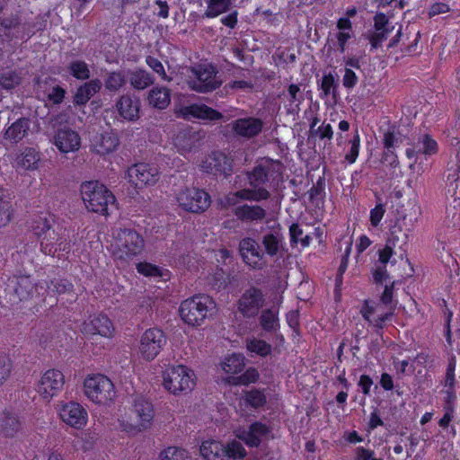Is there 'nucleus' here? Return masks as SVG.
Segmentation results:
<instances>
[{"instance_id": "obj_47", "label": "nucleus", "mask_w": 460, "mask_h": 460, "mask_svg": "<svg viewBox=\"0 0 460 460\" xmlns=\"http://www.w3.org/2000/svg\"><path fill=\"white\" fill-rule=\"evenodd\" d=\"M416 148H418V152L420 154L432 155L437 154L438 145L434 138L426 134L419 139Z\"/></svg>"}, {"instance_id": "obj_24", "label": "nucleus", "mask_w": 460, "mask_h": 460, "mask_svg": "<svg viewBox=\"0 0 460 460\" xmlns=\"http://www.w3.org/2000/svg\"><path fill=\"white\" fill-rule=\"evenodd\" d=\"M119 137L112 130L96 134L91 140L93 149L99 155H107L116 150Z\"/></svg>"}, {"instance_id": "obj_1", "label": "nucleus", "mask_w": 460, "mask_h": 460, "mask_svg": "<svg viewBox=\"0 0 460 460\" xmlns=\"http://www.w3.org/2000/svg\"><path fill=\"white\" fill-rule=\"evenodd\" d=\"M247 179L251 188L229 193L225 198L226 206L234 205L238 199L256 202L268 199L282 181V165L278 161L263 158L247 172Z\"/></svg>"}, {"instance_id": "obj_29", "label": "nucleus", "mask_w": 460, "mask_h": 460, "mask_svg": "<svg viewBox=\"0 0 460 460\" xmlns=\"http://www.w3.org/2000/svg\"><path fill=\"white\" fill-rule=\"evenodd\" d=\"M136 269L140 275L158 281H166L171 278L170 270L147 261L138 262Z\"/></svg>"}, {"instance_id": "obj_35", "label": "nucleus", "mask_w": 460, "mask_h": 460, "mask_svg": "<svg viewBox=\"0 0 460 460\" xmlns=\"http://www.w3.org/2000/svg\"><path fill=\"white\" fill-rule=\"evenodd\" d=\"M28 130L29 121L26 119H20L5 129L4 137L12 143H18L26 136Z\"/></svg>"}, {"instance_id": "obj_40", "label": "nucleus", "mask_w": 460, "mask_h": 460, "mask_svg": "<svg viewBox=\"0 0 460 460\" xmlns=\"http://www.w3.org/2000/svg\"><path fill=\"white\" fill-rule=\"evenodd\" d=\"M131 85L137 89L143 90L153 84L154 78L144 69H136L128 73Z\"/></svg>"}, {"instance_id": "obj_50", "label": "nucleus", "mask_w": 460, "mask_h": 460, "mask_svg": "<svg viewBox=\"0 0 460 460\" xmlns=\"http://www.w3.org/2000/svg\"><path fill=\"white\" fill-rule=\"evenodd\" d=\"M13 370V362L5 354H0V386L10 377Z\"/></svg>"}, {"instance_id": "obj_54", "label": "nucleus", "mask_w": 460, "mask_h": 460, "mask_svg": "<svg viewBox=\"0 0 460 460\" xmlns=\"http://www.w3.org/2000/svg\"><path fill=\"white\" fill-rule=\"evenodd\" d=\"M350 148L349 151L345 155V160L349 164H352L356 162L358 154H359V147H360V138L358 134L355 135L353 138L349 141Z\"/></svg>"}, {"instance_id": "obj_46", "label": "nucleus", "mask_w": 460, "mask_h": 460, "mask_svg": "<svg viewBox=\"0 0 460 460\" xmlns=\"http://www.w3.org/2000/svg\"><path fill=\"white\" fill-rule=\"evenodd\" d=\"M127 82L124 71L111 72L105 80V87L109 91L116 92L122 88Z\"/></svg>"}, {"instance_id": "obj_39", "label": "nucleus", "mask_w": 460, "mask_h": 460, "mask_svg": "<svg viewBox=\"0 0 460 460\" xmlns=\"http://www.w3.org/2000/svg\"><path fill=\"white\" fill-rule=\"evenodd\" d=\"M40 161V153L34 148H26L20 156L17 157V165L24 170H35L38 168Z\"/></svg>"}, {"instance_id": "obj_5", "label": "nucleus", "mask_w": 460, "mask_h": 460, "mask_svg": "<svg viewBox=\"0 0 460 460\" xmlns=\"http://www.w3.org/2000/svg\"><path fill=\"white\" fill-rule=\"evenodd\" d=\"M163 385L174 395L187 394L196 385V376L193 370L186 366H170L163 372Z\"/></svg>"}, {"instance_id": "obj_6", "label": "nucleus", "mask_w": 460, "mask_h": 460, "mask_svg": "<svg viewBox=\"0 0 460 460\" xmlns=\"http://www.w3.org/2000/svg\"><path fill=\"white\" fill-rule=\"evenodd\" d=\"M190 75L187 84L191 90L199 93H208L216 90L222 84L217 76L216 67L210 63H199L190 67Z\"/></svg>"}, {"instance_id": "obj_63", "label": "nucleus", "mask_w": 460, "mask_h": 460, "mask_svg": "<svg viewBox=\"0 0 460 460\" xmlns=\"http://www.w3.org/2000/svg\"><path fill=\"white\" fill-rule=\"evenodd\" d=\"M65 93L66 92L62 87L55 86L48 95L49 101L52 102L54 104H58L63 102Z\"/></svg>"}, {"instance_id": "obj_14", "label": "nucleus", "mask_w": 460, "mask_h": 460, "mask_svg": "<svg viewBox=\"0 0 460 460\" xmlns=\"http://www.w3.org/2000/svg\"><path fill=\"white\" fill-rule=\"evenodd\" d=\"M166 343L163 331L151 328L141 336L138 353L142 358L151 361L155 358Z\"/></svg>"}, {"instance_id": "obj_25", "label": "nucleus", "mask_w": 460, "mask_h": 460, "mask_svg": "<svg viewBox=\"0 0 460 460\" xmlns=\"http://www.w3.org/2000/svg\"><path fill=\"white\" fill-rule=\"evenodd\" d=\"M261 243L264 247V253L274 257L283 249L284 237L279 226L271 227L262 235Z\"/></svg>"}, {"instance_id": "obj_26", "label": "nucleus", "mask_w": 460, "mask_h": 460, "mask_svg": "<svg viewBox=\"0 0 460 460\" xmlns=\"http://www.w3.org/2000/svg\"><path fill=\"white\" fill-rule=\"evenodd\" d=\"M374 22V31L371 33L369 40L373 48H378L394 29V26L392 25L388 17L382 13L376 14Z\"/></svg>"}, {"instance_id": "obj_31", "label": "nucleus", "mask_w": 460, "mask_h": 460, "mask_svg": "<svg viewBox=\"0 0 460 460\" xmlns=\"http://www.w3.org/2000/svg\"><path fill=\"white\" fill-rule=\"evenodd\" d=\"M119 115L128 120H135L139 114V102L128 95H123L116 103Z\"/></svg>"}, {"instance_id": "obj_23", "label": "nucleus", "mask_w": 460, "mask_h": 460, "mask_svg": "<svg viewBox=\"0 0 460 460\" xmlns=\"http://www.w3.org/2000/svg\"><path fill=\"white\" fill-rule=\"evenodd\" d=\"M200 167L207 172L228 174L231 162L224 153L217 151L206 157Z\"/></svg>"}, {"instance_id": "obj_11", "label": "nucleus", "mask_w": 460, "mask_h": 460, "mask_svg": "<svg viewBox=\"0 0 460 460\" xmlns=\"http://www.w3.org/2000/svg\"><path fill=\"white\" fill-rule=\"evenodd\" d=\"M60 420L75 429H83L88 421V412L77 402H59L56 406Z\"/></svg>"}, {"instance_id": "obj_57", "label": "nucleus", "mask_w": 460, "mask_h": 460, "mask_svg": "<svg viewBox=\"0 0 460 460\" xmlns=\"http://www.w3.org/2000/svg\"><path fill=\"white\" fill-rule=\"evenodd\" d=\"M353 460H384L383 458L376 457L373 450L364 447H358L355 449Z\"/></svg>"}, {"instance_id": "obj_32", "label": "nucleus", "mask_w": 460, "mask_h": 460, "mask_svg": "<svg viewBox=\"0 0 460 460\" xmlns=\"http://www.w3.org/2000/svg\"><path fill=\"white\" fill-rule=\"evenodd\" d=\"M381 309V305L376 304L373 301L365 300L364 305L360 310V313L364 319L372 323L375 326L382 328L383 323L388 320V318L392 315V313H385L379 314L376 318L371 319V316L376 313L379 312Z\"/></svg>"}, {"instance_id": "obj_45", "label": "nucleus", "mask_w": 460, "mask_h": 460, "mask_svg": "<svg viewBox=\"0 0 460 460\" xmlns=\"http://www.w3.org/2000/svg\"><path fill=\"white\" fill-rule=\"evenodd\" d=\"M21 82V75L16 70L2 69L0 71V86L4 89H13Z\"/></svg>"}, {"instance_id": "obj_56", "label": "nucleus", "mask_w": 460, "mask_h": 460, "mask_svg": "<svg viewBox=\"0 0 460 460\" xmlns=\"http://www.w3.org/2000/svg\"><path fill=\"white\" fill-rule=\"evenodd\" d=\"M4 190L0 189V227L6 226L11 219L10 205L2 200Z\"/></svg>"}, {"instance_id": "obj_3", "label": "nucleus", "mask_w": 460, "mask_h": 460, "mask_svg": "<svg viewBox=\"0 0 460 460\" xmlns=\"http://www.w3.org/2000/svg\"><path fill=\"white\" fill-rule=\"evenodd\" d=\"M80 191L84 204L89 211L108 216L118 208L113 193L97 181L83 182Z\"/></svg>"}, {"instance_id": "obj_13", "label": "nucleus", "mask_w": 460, "mask_h": 460, "mask_svg": "<svg viewBox=\"0 0 460 460\" xmlns=\"http://www.w3.org/2000/svg\"><path fill=\"white\" fill-rule=\"evenodd\" d=\"M159 169L155 164L137 163L127 170L126 177L135 188H144L155 184L159 180Z\"/></svg>"}, {"instance_id": "obj_21", "label": "nucleus", "mask_w": 460, "mask_h": 460, "mask_svg": "<svg viewBox=\"0 0 460 460\" xmlns=\"http://www.w3.org/2000/svg\"><path fill=\"white\" fill-rule=\"evenodd\" d=\"M264 123L261 119L247 117L234 120L232 123V130L240 137L252 138L261 132Z\"/></svg>"}, {"instance_id": "obj_37", "label": "nucleus", "mask_w": 460, "mask_h": 460, "mask_svg": "<svg viewBox=\"0 0 460 460\" xmlns=\"http://www.w3.org/2000/svg\"><path fill=\"white\" fill-rule=\"evenodd\" d=\"M338 32L336 39L341 49V52L345 51V47L348 41L353 38L354 33L352 30V24L349 18H340L336 25Z\"/></svg>"}, {"instance_id": "obj_17", "label": "nucleus", "mask_w": 460, "mask_h": 460, "mask_svg": "<svg viewBox=\"0 0 460 460\" xmlns=\"http://www.w3.org/2000/svg\"><path fill=\"white\" fill-rule=\"evenodd\" d=\"M81 332L84 335H101L105 338H111L114 333V327L111 321L103 314H94L84 321Z\"/></svg>"}, {"instance_id": "obj_16", "label": "nucleus", "mask_w": 460, "mask_h": 460, "mask_svg": "<svg viewBox=\"0 0 460 460\" xmlns=\"http://www.w3.org/2000/svg\"><path fill=\"white\" fill-rule=\"evenodd\" d=\"M240 254L245 264L253 269H261L266 264L265 253L258 242L245 237L239 243Z\"/></svg>"}, {"instance_id": "obj_36", "label": "nucleus", "mask_w": 460, "mask_h": 460, "mask_svg": "<svg viewBox=\"0 0 460 460\" xmlns=\"http://www.w3.org/2000/svg\"><path fill=\"white\" fill-rule=\"evenodd\" d=\"M149 103L157 109L164 110L171 102V93L168 88L156 86L150 90L148 94Z\"/></svg>"}, {"instance_id": "obj_55", "label": "nucleus", "mask_w": 460, "mask_h": 460, "mask_svg": "<svg viewBox=\"0 0 460 460\" xmlns=\"http://www.w3.org/2000/svg\"><path fill=\"white\" fill-rule=\"evenodd\" d=\"M259 378V373L258 371L253 368H248L243 375L237 376L235 378V382H234V385H247L249 384L255 383Z\"/></svg>"}, {"instance_id": "obj_30", "label": "nucleus", "mask_w": 460, "mask_h": 460, "mask_svg": "<svg viewBox=\"0 0 460 460\" xmlns=\"http://www.w3.org/2000/svg\"><path fill=\"white\" fill-rule=\"evenodd\" d=\"M200 454L205 460H226V445L216 440H207L200 446Z\"/></svg>"}, {"instance_id": "obj_44", "label": "nucleus", "mask_w": 460, "mask_h": 460, "mask_svg": "<svg viewBox=\"0 0 460 460\" xmlns=\"http://www.w3.org/2000/svg\"><path fill=\"white\" fill-rule=\"evenodd\" d=\"M207 9L205 15L208 18H215L226 12L231 4V0H205Z\"/></svg>"}, {"instance_id": "obj_12", "label": "nucleus", "mask_w": 460, "mask_h": 460, "mask_svg": "<svg viewBox=\"0 0 460 460\" xmlns=\"http://www.w3.org/2000/svg\"><path fill=\"white\" fill-rule=\"evenodd\" d=\"M65 385V376L58 369H49L45 371L39 379L36 391L40 398L49 402L58 395Z\"/></svg>"}, {"instance_id": "obj_22", "label": "nucleus", "mask_w": 460, "mask_h": 460, "mask_svg": "<svg viewBox=\"0 0 460 460\" xmlns=\"http://www.w3.org/2000/svg\"><path fill=\"white\" fill-rule=\"evenodd\" d=\"M54 145L60 153L75 152L81 146V137L75 130L69 128L59 129L54 136Z\"/></svg>"}, {"instance_id": "obj_51", "label": "nucleus", "mask_w": 460, "mask_h": 460, "mask_svg": "<svg viewBox=\"0 0 460 460\" xmlns=\"http://www.w3.org/2000/svg\"><path fill=\"white\" fill-rule=\"evenodd\" d=\"M385 207L382 203H377L375 208L370 209L369 221L372 228H376L381 225V222L385 214Z\"/></svg>"}, {"instance_id": "obj_43", "label": "nucleus", "mask_w": 460, "mask_h": 460, "mask_svg": "<svg viewBox=\"0 0 460 460\" xmlns=\"http://www.w3.org/2000/svg\"><path fill=\"white\" fill-rule=\"evenodd\" d=\"M287 98L288 104L287 105V111L288 113H297L299 111V105L303 101V96L300 93V87L297 84H290L288 89Z\"/></svg>"}, {"instance_id": "obj_9", "label": "nucleus", "mask_w": 460, "mask_h": 460, "mask_svg": "<svg viewBox=\"0 0 460 460\" xmlns=\"http://www.w3.org/2000/svg\"><path fill=\"white\" fill-rule=\"evenodd\" d=\"M128 428L122 422L124 429L129 432H139L148 428L154 418V408L151 402L141 396L134 399L128 413Z\"/></svg>"}, {"instance_id": "obj_8", "label": "nucleus", "mask_w": 460, "mask_h": 460, "mask_svg": "<svg viewBox=\"0 0 460 460\" xmlns=\"http://www.w3.org/2000/svg\"><path fill=\"white\" fill-rule=\"evenodd\" d=\"M144 246V239L138 233L131 229H119L114 233V243H111V249L114 255L123 258L140 254Z\"/></svg>"}, {"instance_id": "obj_7", "label": "nucleus", "mask_w": 460, "mask_h": 460, "mask_svg": "<svg viewBox=\"0 0 460 460\" xmlns=\"http://www.w3.org/2000/svg\"><path fill=\"white\" fill-rule=\"evenodd\" d=\"M213 308L214 302L208 296H194L181 304L180 315L185 323L199 326Z\"/></svg>"}, {"instance_id": "obj_34", "label": "nucleus", "mask_w": 460, "mask_h": 460, "mask_svg": "<svg viewBox=\"0 0 460 460\" xmlns=\"http://www.w3.org/2000/svg\"><path fill=\"white\" fill-rule=\"evenodd\" d=\"M21 429V422L12 412H4L0 417V433L6 438H13Z\"/></svg>"}, {"instance_id": "obj_4", "label": "nucleus", "mask_w": 460, "mask_h": 460, "mask_svg": "<svg viewBox=\"0 0 460 460\" xmlns=\"http://www.w3.org/2000/svg\"><path fill=\"white\" fill-rule=\"evenodd\" d=\"M84 394L92 402L109 405L116 397L112 381L102 374L87 375L83 383Z\"/></svg>"}, {"instance_id": "obj_41", "label": "nucleus", "mask_w": 460, "mask_h": 460, "mask_svg": "<svg viewBox=\"0 0 460 460\" xmlns=\"http://www.w3.org/2000/svg\"><path fill=\"white\" fill-rule=\"evenodd\" d=\"M248 352L252 355L267 357L271 353V345L258 338H248L245 341Z\"/></svg>"}, {"instance_id": "obj_60", "label": "nucleus", "mask_w": 460, "mask_h": 460, "mask_svg": "<svg viewBox=\"0 0 460 460\" xmlns=\"http://www.w3.org/2000/svg\"><path fill=\"white\" fill-rule=\"evenodd\" d=\"M372 277L376 284L382 285L388 279L386 266L376 263L372 271Z\"/></svg>"}, {"instance_id": "obj_52", "label": "nucleus", "mask_w": 460, "mask_h": 460, "mask_svg": "<svg viewBox=\"0 0 460 460\" xmlns=\"http://www.w3.org/2000/svg\"><path fill=\"white\" fill-rule=\"evenodd\" d=\"M226 451L227 452L226 459L242 458L246 455V451L243 445L235 440L226 445Z\"/></svg>"}, {"instance_id": "obj_28", "label": "nucleus", "mask_w": 460, "mask_h": 460, "mask_svg": "<svg viewBox=\"0 0 460 460\" xmlns=\"http://www.w3.org/2000/svg\"><path fill=\"white\" fill-rule=\"evenodd\" d=\"M234 215L243 222L252 223L263 219L266 216V211L257 205L243 204L234 208Z\"/></svg>"}, {"instance_id": "obj_15", "label": "nucleus", "mask_w": 460, "mask_h": 460, "mask_svg": "<svg viewBox=\"0 0 460 460\" xmlns=\"http://www.w3.org/2000/svg\"><path fill=\"white\" fill-rule=\"evenodd\" d=\"M174 114L177 118L185 120L213 121L219 120L223 117L217 111L202 103L190 105L176 104L174 106Z\"/></svg>"}, {"instance_id": "obj_42", "label": "nucleus", "mask_w": 460, "mask_h": 460, "mask_svg": "<svg viewBox=\"0 0 460 460\" xmlns=\"http://www.w3.org/2000/svg\"><path fill=\"white\" fill-rule=\"evenodd\" d=\"M244 366V358L239 354H232L226 357L221 364L222 369L228 375L241 373Z\"/></svg>"}, {"instance_id": "obj_53", "label": "nucleus", "mask_w": 460, "mask_h": 460, "mask_svg": "<svg viewBox=\"0 0 460 460\" xmlns=\"http://www.w3.org/2000/svg\"><path fill=\"white\" fill-rule=\"evenodd\" d=\"M146 65L156 73L161 79L164 81H170L171 79L167 76L164 65L157 58L148 56L146 58Z\"/></svg>"}, {"instance_id": "obj_10", "label": "nucleus", "mask_w": 460, "mask_h": 460, "mask_svg": "<svg viewBox=\"0 0 460 460\" xmlns=\"http://www.w3.org/2000/svg\"><path fill=\"white\" fill-rule=\"evenodd\" d=\"M178 205L186 211L200 213L210 206V196L203 190L186 187L176 194Z\"/></svg>"}, {"instance_id": "obj_61", "label": "nucleus", "mask_w": 460, "mask_h": 460, "mask_svg": "<svg viewBox=\"0 0 460 460\" xmlns=\"http://www.w3.org/2000/svg\"><path fill=\"white\" fill-rule=\"evenodd\" d=\"M381 162L392 167H396L398 165V160L394 148H385Z\"/></svg>"}, {"instance_id": "obj_20", "label": "nucleus", "mask_w": 460, "mask_h": 460, "mask_svg": "<svg viewBox=\"0 0 460 460\" xmlns=\"http://www.w3.org/2000/svg\"><path fill=\"white\" fill-rule=\"evenodd\" d=\"M199 135L189 128H181L172 137V145L183 156H188L199 146Z\"/></svg>"}, {"instance_id": "obj_19", "label": "nucleus", "mask_w": 460, "mask_h": 460, "mask_svg": "<svg viewBox=\"0 0 460 460\" xmlns=\"http://www.w3.org/2000/svg\"><path fill=\"white\" fill-rule=\"evenodd\" d=\"M264 304L261 289H246L238 301V309L244 317H253Z\"/></svg>"}, {"instance_id": "obj_49", "label": "nucleus", "mask_w": 460, "mask_h": 460, "mask_svg": "<svg viewBox=\"0 0 460 460\" xmlns=\"http://www.w3.org/2000/svg\"><path fill=\"white\" fill-rule=\"evenodd\" d=\"M161 460H190L188 453L180 447H169L160 455Z\"/></svg>"}, {"instance_id": "obj_38", "label": "nucleus", "mask_w": 460, "mask_h": 460, "mask_svg": "<svg viewBox=\"0 0 460 460\" xmlns=\"http://www.w3.org/2000/svg\"><path fill=\"white\" fill-rule=\"evenodd\" d=\"M266 403V396L263 392L252 389L250 391H246L243 397L240 400V407L241 408H253L258 409L262 407Z\"/></svg>"}, {"instance_id": "obj_58", "label": "nucleus", "mask_w": 460, "mask_h": 460, "mask_svg": "<svg viewBox=\"0 0 460 460\" xmlns=\"http://www.w3.org/2000/svg\"><path fill=\"white\" fill-rule=\"evenodd\" d=\"M394 254L393 246L387 243L384 248L378 251L377 264L387 265Z\"/></svg>"}, {"instance_id": "obj_62", "label": "nucleus", "mask_w": 460, "mask_h": 460, "mask_svg": "<svg viewBox=\"0 0 460 460\" xmlns=\"http://www.w3.org/2000/svg\"><path fill=\"white\" fill-rule=\"evenodd\" d=\"M358 83V77L353 70L350 68H346L345 73L342 79V84L344 87L348 89L353 88Z\"/></svg>"}, {"instance_id": "obj_64", "label": "nucleus", "mask_w": 460, "mask_h": 460, "mask_svg": "<svg viewBox=\"0 0 460 460\" xmlns=\"http://www.w3.org/2000/svg\"><path fill=\"white\" fill-rule=\"evenodd\" d=\"M10 284L12 286H15L16 288H27L31 285V279L30 276H13L9 279Z\"/></svg>"}, {"instance_id": "obj_2", "label": "nucleus", "mask_w": 460, "mask_h": 460, "mask_svg": "<svg viewBox=\"0 0 460 460\" xmlns=\"http://www.w3.org/2000/svg\"><path fill=\"white\" fill-rule=\"evenodd\" d=\"M53 222L54 217L50 214L40 216L31 227L40 242L42 252L61 259L69 253L70 241L65 231L53 229Z\"/></svg>"}, {"instance_id": "obj_48", "label": "nucleus", "mask_w": 460, "mask_h": 460, "mask_svg": "<svg viewBox=\"0 0 460 460\" xmlns=\"http://www.w3.org/2000/svg\"><path fill=\"white\" fill-rule=\"evenodd\" d=\"M70 74L78 80H86L90 77L88 65L82 60H75L69 64Z\"/></svg>"}, {"instance_id": "obj_33", "label": "nucleus", "mask_w": 460, "mask_h": 460, "mask_svg": "<svg viewBox=\"0 0 460 460\" xmlns=\"http://www.w3.org/2000/svg\"><path fill=\"white\" fill-rule=\"evenodd\" d=\"M102 83L99 79L91 80L81 85L74 97V102L77 105L85 104L91 97L100 91Z\"/></svg>"}, {"instance_id": "obj_27", "label": "nucleus", "mask_w": 460, "mask_h": 460, "mask_svg": "<svg viewBox=\"0 0 460 460\" xmlns=\"http://www.w3.org/2000/svg\"><path fill=\"white\" fill-rule=\"evenodd\" d=\"M272 300V305L264 311L261 315V325L263 330L270 332L276 330L279 326V307L278 305L282 302V296L274 293L270 296Z\"/></svg>"}, {"instance_id": "obj_18", "label": "nucleus", "mask_w": 460, "mask_h": 460, "mask_svg": "<svg viewBox=\"0 0 460 460\" xmlns=\"http://www.w3.org/2000/svg\"><path fill=\"white\" fill-rule=\"evenodd\" d=\"M270 433L269 427L260 421H255L248 429L237 427L234 429V436L245 443L249 447H257L262 439Z\"/></svg>"}, {"instance_id": "obj_59", "label": "nucleus", "mask_w": 460, "mask_h": 460, "mask_svg": "<svg viewBox=\"0 0 460 460\" xmlns=\"http://www.w3.org/2000/svg\"><path fill=\"white\" fill-rule=\"evenodd\" d=\"M31 460H64L58 449H48L37 454Z\"/></svg>"}]
</instances>
